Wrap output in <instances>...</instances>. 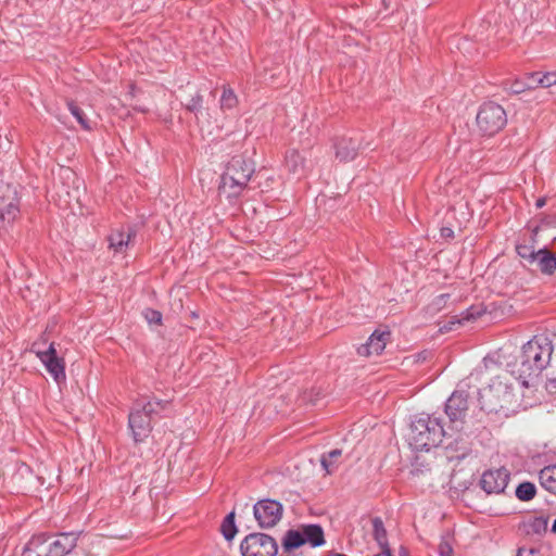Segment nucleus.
Segmentation results:
<instances>
[{"instance_id": "nucleus-40", "label": "nucleus", "mask_w": 556, "mask_h": 556, "mask_svg": "<svg viewBox=\"0 0 556 556\" xmlns=\"http://www.w3.org/2000/svg\"><path fill=\"white\" fill-rule=\"evenodd\" d=\"M547 388L553 391L556 390V374L548 378L547 380Z\"/></svg>"}, {"instance_id": "nucleus-21", "label": "nucleus", "mask_w": 556, "mask_h": 556, "mask_svg": "<svg viewBox=\"0 0 556 556\" xmlns=\"http://www.w3.org/2000/svg\"><path fill=\"white\" fill-rule=\"evenodd\" d=\"M516 251L522 261L523 266L528 267L530 262H533V257L538 249L533 244L519 243L516 245Z\"/></svg>"}, {"instance_id": "nucleus-1", "label": "nucleus", "mask_w": 556, "mask_h": 556, "mask_svg": "<svg viewBox=\"0 0 556 556\" xmlns=\"http://www.w3.org/2000/svg\"><path fill=\"white\" fill-rule=\"evenodd\" d=\"M553 354V343L546 337H534L522 346L519 356V379L528 386L527 378L539 375L548 364Z\"/></svg>"}, {"instance_id": "nucleus-8", "label": "nucleus", "mask_w": 556, "mask_h": 556, "mask_svg": "<svg viewBox=\"0 0 556 556\" xmlns=\"http://www.w3.org/2000/svg\"><path fill=\"white\" fill-rule=\"evenodd\" d=\"M282 504L274 500H261L253 507L254 517L263 529L275 527L282 518Z\"/></svg>"}, {"instance_id": "nucleus-2", "label": "nucleus", "mask_w": 556, "mask_h": 556, "mask_svg": "<svg viewBox=\"0 0 556 556\" xmlns=\"http://www.w3.org/2000/svg\"><path fill=\"white\" fill-rule=\"evenodd\" d=\"M452 437L438 418L430 416L416 417L409 428L408 443L416 451L429 450L442 442L444 437Z\"/></svg>"}, {"instance_id": "nucleus-32", "label": "nucleus", "mask_w": 556, "mask_h": 556, "mask_svg": "<svg viewBox=\"0 0 556 556\" xmlns=\"http://www.w3.org/2000/svg\"><path fill=\"white\" fill-rule=\"evenodd\" d=\"M163 408V405L160 401L144 403L141 407V412H143L147 416H151L152 414H157Z\"/></svg>"}, {"instance_id": "nucleus-16", "label": "nucleus", "mask_w": 556, "mask_h": 556, "mask_svg": "<svg viewBox=\"0 0 556 556\" xmlns=\"http://www.w3.org/2000/svg\"><path fill=\"white\" fill-rule=\"evenodd\" d=\"M48 538L45 534L34 535L24 546L22 556H50Z\"/></svg>"}, {"instance_id": "nucleus-22", "label": "nucleus", "mask_w": 556, "mask_h": 556, "mask_svg": "<svg viewBox=\"0 0 556 556\" xmlns=\"http://www.w3.org/2000/svg\"><path fill=\"white\" fill-rule=\"evenodd\" d=\"M220 531L226 540L230 541L231 539H233V536L237 533V527L235 523V513L233 511L229 513L225 517V519L220 526Z\"/></svg>"}, {"instance_id": "nucleus-12", "label": "nucleus", "mask_w": 556, "mask_h": 556, "mask_svg": "<svg viewBox=\"0 0 556 556\" xmlns=\"http://www.w3.org/2000/svg\"><path fill=\"white\" fill-rule=\"evenodd\" d=\"M78 533L65 532L60 533L51 541L48 538L50 556H65L67 555L77 544Z\"/></svg>"}, {"instance_id": "nucleus-23", "label": "nucleus", "mask_w": 556, "mask_h": 556, "mask_svg": "<svg viewBox=\"0 0 556 556\" xmlns=\"http://www.w3.org/2000/svg\"><path fill=\"white\" fill-rule=\"evenodd\" d=\"M529 79L533 80L535 87L548 88L556 85V72L546 73L542 76H539L538 73H532L529 75Z\"/></svg>"}, {"instance_id": "nucleus-42", "label": "nucleus", "mask_w": 556, "mask_h": 556, "mask_svg": "<svg viewBox=\"0 0 556 556\" xmlns=\"http://www.w3.org/2000/svg\"><path fill=\"white\" fill-rule=\"evenodd\" d=\"M545 203H546L545 198H540V199L536 200L535 205H536L538 208H541V207H543L545 205Z\"/></svg>"}, {"instance_id": "nucleus-10", "label": "nucleus", "mask_w": 556, "mask_h": 556, "mask_svg": "<svg viewBox=\"0 0 556 556\" xmlns=\"http://www.w3.org/2000/svg\"><path fill=\"white\" fill-rule=\"evenodd\" d=\"M20 213V200L16 197V191L7 187V192L0 194V235L9 230Z\"/></svg>"}, {"instance_id": "nucleus-43", "label": "nucleus", "mask_w": 556, "mask_h": 556, "mask_svg": "<svg viewBox=\"0 0 556 556\" xmlns=\"http://www.w3.org/2000/svg\"><path fill=\"white\" fill-rule=\"evenodd\" d=\"M552 531H553L554 533H556V519L554 520V523H553V526H552Z\"/></svg>"}, {"instance_id": "nucleus-11", "label": "nucleus", "mask_w": 556, "mask_h": 556, "mask_svg": "<svg viewBox=\"0 0 556 556\" xmlns=\"http://www.w3.org/2000/svg\"><path fill=\"white\" fill-rule=\"evenodd\" d=\"M509 481V472L504 467L490 469L482 473L480 485L486 494H501Z\"/></svg>"}, {"instance_id": "nucleus-15", "label": "nucleus", "mask_w": 556, "mask_h": 556, "mask_svg": "<svg viewBox=\"0 0 556 556\" xmlns=\"http://www.w3.org/2000/svg\"><path fill=\"white\" fill-rule=\"evenodd\" d=\"M336 157L341 162L352 161L356 157L359 143L353 138L342 136L334 141Z\"/></svg>"}, {"instance_id": "nucleus-24", "label": "nucleus", "mask_w": 556, "mask_h": 556, "mask_svg": "<svg viewBox=\"0 0 556 556\" xmlns=\"http://www.w3.org/2000/svg\"><path fill=\"white\" fill-rule=\"evenodd\" d=\"M372 534L380 546H387V531L381 518L379 517H375L372 519Z\"/></svg>"}, {"instance_id": "nucleus-30", "label": "nucleus", "mask_w": 556, "mask_h": 556, "mask_svg": "<svg viewBox=\"0 0 556 556\" xmlns=\"http://www.w3.org/2000/svg\"><path fill=\"white\" fill-rule=\"evenodd\" d=\"M68 109L84 129H90L88 119L86 118L85 113L78 105H76L74 102H70Z\"/></svg>"}, {"instance_id": "nucleus-34", "label": "nucleus", "mask_w": 556, "mask_h": 556, "mask_svg": "<svg viewBox=\"0 0 556 556\" xmlns=\"http://www.w3.org/2000/svg\"><path fill=\"white\" fill-rule=\"evenodd\" d=\"M320 396V390L312 389L309 391H305L301 395V401L305 404L315 405Z\"/></svg>"}, {"instance_id": "nucleus-13", "label": "nucleus", "mask_w": 556, "mask_h": 556, "mask_svg": "<svg viewBox=\"0 0 556 556\" xmlns=\"http://www.w3.org/2000/svg\"><path fill=\"white\" fill-rule=\"evenodd\" d=\"M389 331H375L365 344H362L357 349V353L361 356L369 357L372 355H380L386 349L387 342L390 339Z\"/></svg>"}, {"instance_id": "nucleus-9", "label": "nucleus", "mask_w": 556, "mask_h": 556, "mask_svg": "<svg viewBox=\"0 0 556 556\" xmlns=\"http://www.w3.org/2000/svg\"><path fill=\"white\" fill-rule=\"evenodd\" d=\"M468 393L465 390H456L452 393L445 404V413L450 418L451 430L459 431L463 428L464 419L468 410Z\"/></svg>"}, {"instance_id": "nucleus-33", "label": "nucleus", "mask_w": 556, "mask_h": 556, "mask_svg": "<svg viewBox=\"0 0 556 556\" xmlns=\"http://www.w3.org/2000/svg\"><path fill=\"white\" fill-rule=\"evenodd\" d=\"M532 88H535V84L533 83V80H530L529 77L527 78V81L526 83H522V81H515L511 84L510 86V90L514 92V93H521L523 92L526 89H532Z\"/></svg>"}, {"instance_id": "nucleus-5", "label": "nucleus", "mask_w": 556, "mask_h": 556, "mask_svg": "<svg viewBox=\"0 0 556 556\" xmlns=\"http://www.w3.org/2000/svg\"><path fill=\"white\" fill-rule=\"evenodd\" d=\"M507 123L505 110L495 102L483 103L476 117V124L483 136L497 134Z\"/></svg>"}, {"instance_id": "nucleus-35", "label": "nucleus", "mask_w": 556, "mask_h": 556, "mask_svg": "<svg viewBox=\"0 0 556 556\" xmlns=\"http://www.w3.org/2000/svg\"><path fill=\"white\" fill-rule=\"evenodd\" d=\"M144 318L150 325H161L162 323V314L155 309L148 308L144 312Z\"/></svg>"}, {"instance_id": "nucleus-14", "label": "nucleus", "mask_w": 556, "mask_h": 556, "mask_svg": "<svg viewBox=\"0 0 556 556\" xmlns=\"http://www.w3.org/2000/svg\"><path fill=\"white\" fill-rule=\"evenodd\" d=\"M528 267L531 270H539L545 275H552L556 270V256L546 248L538 249Z\"/></svg>"}, {"instance_id": "nucleus-27", "label": "nucleus", "mask_w": 556, "mask_h": 556, "mask_svg": "<svg viewBox=\"0 0 556 556\" xmlns=\"http://www.w3.org/2000/svg\"><path fill=\"white\" fill-rule=\"evenodd\" d=\"M528 533L541 534L546 531L547 518L540 516L534 517L527 523Z\"/></svg>"}, {"instance_id": "nucleus-38", "label": "nucleus", "mask_w": 556, "mask_h": 556, "mask_svg": "<svg viewBox=\"0 0 556 556\" xmlns=\"http://www.w3.org/2000/svg\"><path fill=\"white\" fill-rule=\"evenodd\" d=\"M479 315H480L479 311H477L473 307H470L469 309L466 311V313H464V316H463L462 320H457L456 323L460 324L463 320L475 319Z\"/></svg>"}, {"instance_id": "nucleus-19", "label": "nucleus", "mask_w": 556, "mask_h": 556, "mask_svg": "<svg viewBox=\"0 0 556 556\" xmlns=\"http://www.w3.org/2000/svg\"><path fill=\"white\" fill-rule=\"evenodd\" d=\"M541 485L552 494H556V465L547 466L540 471Z\"/></svg>"}, {"instance_id": "nucleus-3", "label": "nucleus", "mask_w": 556, "mask_h": 556, "mask_svg": "<svg viewBox=\"0 0 556 556\" xmlns=\"http://www.w3.org/2000/svg\"><path fill=\"white\" fill-rule=\"evenodd\" d=\"M254 173L252 161L242 155L233 156L222 176L220 191L227 197H238L247 187Z\"/></svg>"}, {"instance_id": "nucleus-37", "label": "nucleus", "mask_w": 556, "mask_h": 556, "mask_svg": "<svg viewBox=\"0 0 556 556\" xmlns=\"http://www.w3.org/2000/svg\"><path fill=\"white\" fill-rule=\"evenodd\" d=\"M440 556H453L452 545L447 541H442L439 544Z\"/></svg>"}, {"instance_id": "nucleus-41", "label": "nucleus", "mask_w": 556, "mask_h": 556, "mask_svg": "<svg viewBox=\"0 0 556 556\" xmlns=\"http://www.w3.org/2000/svg\"><path fill=\"white\" fill-rule=\"evenodd\" d=\"M517 556H536V553L533 549L526 552L525 549H519Z\"/></svg>"}, {"instance_id": "nucleus-17", "label": "nucleus", "mask_w": 556, "mask_h": 556, "mask_svg": "<svg viewBox=\"0 0 556 556\" xmlns=\"http://www.w3.org/2000/svg\"><path fill=\"white\" fill-rule=\"evenodd\" d=\"M286 166L295 175H303L306 170V160L299 151L290 150L286 155Z\"/></svg>"}, {"instance_id": "nucleus-36", "label": "nucleus", "mask_w": 556, "mask_h": 556, "mask_svg": "<svg viewBox=\"0 0 556 556\" xmlns=\"http://www.w3.org/2000/svg\"><path fill=\"white\" fill-rule=\"evenodd\" d=\"M138 421H139V414L137 412H131L128 417V425L132 432L135 442L138 441L137 432H136V427L138 426Z\"/></svg>"}, {"instance_id": "nucleus-6", "label": "nucleus", "mask_w": 556, "mask_h": 556, "mask_svg": "<svg viewBox=\"0 0 556 556\" xmlns=\"http://www.w3.org/2000/svg\"><path fill=\"white\" fill-rule=\"evenodd\" d=\"M30 351L42 362L56 383L65 381V362L62 357L58 356L54 342H51L47 350H41L40 343L34 342Z\"/></svg>"}, {"instance_id": "nucleus-7", "label": "nucleus", "mask_w": 556, "mask_h": 556, "mask_svg": "<svg viewBox=\"0 0 556 556\" xmlns=\"http://www.w3.org/2000/svg\"><path fill=\"white\" fill-rule=\"evenodd\" d=\"M242 556H275L278 551L276 541L265 533H251L241 542Z\"/></svg>"}, {"instance_id": "nucleus-25", "label": "nucleus", "mask_w": 556, "mask_h": 556, "mask_svg": "<svg viewBox=\"0 0 556 556\" xmlns=\"http://www.w3.org/2000/svg\"><path fill=\"white\" fill-rule=\"evenodd\" d=\"M341 454H342L341 450L336 448V450L330 451L328 454H324L321 456L320 463L327 473L333 472V470L336 468L334 463L341 456Z\"/></svg>"}, {"instance_id": "nucleus-26", "label": "nucleus", "mask_w": 556, "mask_h": 556, "mask_svg": "<svg viewBox=\"0 0 556 556\" xmlns=\"http://www.w3.org/2000/svg\"><path fill=\"white\" fill-rule=\"evenodd\" d=\"M535 485L531 482H522L516 489V496L520 501H530L535 496Z\"/></svg>"}, {"instance_id": "nucleus-4", "label": "nucleus", "mask_w": 556, "mask_h": 556, "mask_svg": "<svg viewBox=\"0 0 556 556\" xmlns=\"http://www.w3.org/2000/svg\"><path fill=\"white\" fill-rule=\"evenodd\" d=\"M513 389L502 377L497 376L479 391V403L481 409L491 413H498L508 409L513 402Z\"/></svg>"}, {"instance_id": "nucleus-31", "label": "nucleus", "mask_w": 556, "mask_h": 556, "mask_svg": "<svg viewBox=\"0 0 556 556\" xmlns=\"http://www.w3.org/2000/svg\"><path fill=\"white\" fill-rule=\"evenodd\" d=\"M202 96L199 92H197L185 103V106L188 111L197 114L202 108Z\"/></svg>"}, {"instance_id": "nucleus-39", "label": "nucleus", "mask_w": 556, "mask_h": 556, "mask_svg": "<svg viewBox=\"0 0 556 556\" xmlns=\"http://www.w3.org/2000/svg\"><path fill=\"white\" fill-rule=\"evenodd\" d=\"M441 236L443 238H453L454 231L451 228H448V227H443L441 229Z\"/></svg>"}, {"instance_id": "nucleus-28", "label": "nucleus", "mask_w": 556, "mask_h": 556, "mask_svg": "<svg viewBox=\"0 0 556 556\" xmlns=\"http://www.w3.org/2000/svg\"><path fill=\"white\" fill-rule=\"evenodd\" d=\"M136 237L135 232H128L127 235L124 233H115L110 237V247L114 248L116 251L121 250L122 247L125 244L127 245L131 238Z\"/></svg>"}, {"instance_id": "nucleus-20", "label": "nucleus", "mask_w": 556, "mask_h": 556, "mask_svg": "<svg viewBox=\"0 0 556 556\" xmlns=\"http://www.w3.org/2000/svg\"><path fill=\"white\" fill-rule=\"evenodd\" d=\"M305 544L302 530H288L282 540V547L286 552H291Z\"/></svg>"}, {"instance_id": "nucleus-44", "label": "nucleus", "mask_w": 556, "mask_h": 556, "mask_svg": "<svg viewBox=\"0 0 556 556\" xmlns=\"http://www.w3.org/2000/svg\"><path fill=\"white\" fill-rule=\"evenodd\" d=\"M334 556H346V555H344V554H336Z\"/></svg>"}, {"instance_id": "nucleus-29", "label": "nucleus", "mask_w": 556, "mask_h": 556, "mask_svg": "<svg viewBox=\"0 0 556 556\" xmlns=\"http://www.w3.org/2000/svg\"><path fill=\"white\" fill-rule=\"evenodd\" d=\"M238 99L235 94L233 90L230 88H224L222 98H220V106L222 109H232L237 105Z\"/></svg>"}, {"instance_id": "nucleus-18", "label": "nucleus", "mask_w": 556, "mask_h": 556, "mask_svg": "<svg viewBox=\"0 0 556 556\" xmlns=\"http://www.w3.org/2000/svg\"><path fill=\"white\" fill-rule=\"evenodd\" d=\"M305 543H309L313 547L320 546L325 543L323 528L318 525H307L302 527Z\"/></svg>"}]
</instances>
